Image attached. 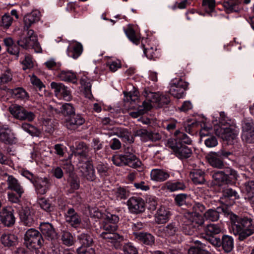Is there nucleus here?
<instances>
[{"instance_id": "1", "label": "nucleus", "mask_w": 254, "mask_h": 254, "mask_svg": "<svg viewBox=\"0 0 254 254\" xmlns=\"http://www.w3.org/2000/svg\"><path fill=\"white\" fill-rule=\"evenodd\" d=\"M230 220L233 234L238 236L240 241H243L254 234V223L251 218L230 215Z\"/></svg>"}, {"instance_id": "2", "label": "nucleus", "mask_w": 254, "mask_h": 254, "mask_svg": "<svg viewBox=\"0 0 254 254\" xmlns=\"http://www.w3.org/2000/svg\"><path fill=\"white\" fill-rule=\"evenodd\" d=\"M143 95L146 98L142 103L143 109L130 112L129 115L132 118H136L143 115L146 111L150 110L153 106L160 107L169 102V99L167 96L161 95L158 93L151 92L147 89L144 90Z\"/></svg>"}, {"instance_id": "3", "label": "nucleus", "mask_w": 254, "mask_h": 254, "mask_svg": "<svg viewBox=\"0 0 254 254\" xmlns=\"http://www.w3.org/2000/svg\"><path fill=\"white\" fill-rule=\"evenodd\" d=\"M112 160L116 166H128L140 172L144 169V166L140 159L131 152H126L124 155H114Z\"/></svg>"}, {"instance_id": "4", "label": "nucleus", "mask_w": 254, "mask_h": 254, "mask_svg": "<svg viewBox=\"0 0 254 254\" xmlns=\"http://www.w3.org/2000/svg\"><path fill=\"white\" fill-rule=\"evenodd\" d=\"M89 149L84 143L80 142V172L82 175L89 181H93L95 179V171L93 165L89 161Z\"/></svg>"}, {"instance_id": "5", "label": "nucleus", "mask_w": 254, "mask_h": 254, "mask_svg": "<svg viewBox=\"0 0 254 254\" xmlns=\"http://www.w3.org/2000/svg\"><path fill=\"white\" fill-rule=\"evenodd\" d=\"M214 130L216 135L224 140L230 141L235 139L238 134V129L229 123L215 126Z\"/></svg>"}, {"instance_id": "6", "label": "nucleus", "mask_w": 254, "mask_h": 254, "mask_svg": "<svg viewBox=\"0 0 254 254\" xmlns=\"http://www.w3.org/2000/svg\"><path fill=\"white\" fill-rule=\"evenodd\" d=\"M232 156V153L224 150H220L219 151L210 152L206 156V158L208 163L213 167L221 169L224 166V163L222 160L224 158H229Z\"/></svg>"}, {"instance_id": "7", "label": "nucleus", "mask_w": 254, "mask_h": 254, "mask_svg": "<svg viewBox=\"0 0 254 254\" xmlns=\"http://www.w3.org/2000/svg\"><path fill=\"white\" fill-rule=\"evenodd\" d=\"M24 240L29 249H38L41 247L43 242L41 234L34 229H30L26 231Z\"/></svg>"}, {"instance_id": "8", "label": "nucleus", "mask_w": 254, "mask_h": 254, "mask_svg": "<svg viewBox=\"0 0 254 254\" xmlns=\"http://www.w3.org/2000/svg\"><path fill=\"white\" fill-rule=\"evenodd\" d=\"M9 111L14 118L20 121L32 122L36 117L34 113L28 111L24 107L18 105L10 107Z\"/></svg>"}, {"instance_id": "9", "label": "nucleus", "mask_w": 254, "mask_h": 254, "mask_svg": "<svg viewBox=\"0 0 254 254\" xmlns=\"http://www.w3.org/2000/svg\"><path fill=\"white\" fill-rule=\"evenodd\" d=\"M187 87V83L182 79H174L170 82L169 92L174 97L180 99L184 97Z\"/></svg>"}, {"instance_id": "10", "label": "nucleus", "mask_w": 254, "mask_h": 254, "mask_svg": "<svg viewBox=\"0 0 254 254\" xmlns=\"http://www.w3.org/2000/svg\"><path fill=\"white\" fill-rule=\"evenodd\" d=\"M51 88L54 90L55 96L60 100L69 101L71 99L70 91L63 83L52 82L50 84Z\"/></svg>"}, {"instance_id": "11", "label": "nucleus", "mask_w": 254, "mask_h": 254, "mask_svg": "<svg viewBox=\"0 0 254 254\" xmlns=\"http://www.w3.org/2000/svg\"><path fill=\"white\" fill-rule=\"evenodd\" d=\"M168 146L171 148L177 157L180 159L188 158L192 154L191 150L187 146L179 143H175L173 140H169Z\"/></svg>"}, {"instance_id": "12", "label": "nucleus", "mask_w": 254, "mask_h": 254, "mask_svg": "<svg viewBox=\"0 0 254 254\" xmlns=\"http://www.w3.org/2000/svg\"><path fill=\"white\" fill-rule=\"evenodd\" d=\"M129 211L134 214H139L145 211V202L143 199L137 196H132L127 201Z\"/></svg>"}, {"instance_id": "13", "label": "nucleus", "mask_w": 254, "mask_h": 254, "mask_svg": "<svg viewBox=\"0 0 254 254\" xmlns=\"http://www.w3.org/2000/svg\"><path fill=\"white\" fill-rule=\"evenodd\" d=\"M119 221V217L118 215L107 213L105 215L103 221V232H115L117 229L116 224Z\"/></svg>"}, {"instance_id": "14", "label": "nucleus", "mask_w": 254, "mask_h": 254, "mask_svg": "<svg viewBox=\"0 0 254 254\" xmlns=\"http://www.w3.org/2000/svg\"><path fill=\"white\" fill-rule=\"evenodd\" d=\"M0 219L5 226L9 227L13 225L15 218L13 209L11 207L3 208L0 211Z\"/></svg>"}, {"instance_id": "15", "label": "nucleus", "mask_w": 254, "mask_h": 254, "mask_svg": "<svg viewBox=\"0 0 254 254\" xmlns=\"http://www.w3.org/2000/svg\"><path fill=\"white\" fill-rule=\"evenodd\" d=\"M242 139L247 143H254V125L246 123L243 127Z\"/></svg>"}, {"instance_id": "16", "label": "nucleus", "mask_w": 254, "mask_h": 254, "mask_svg": "<svg viewBox=\"0 0 254 254\" xmlns=\"http://www.w3.org/2000/svg\"><path fill=\"white\" fill-rule=\"evenodd\" d=\"M15 139L14 134L7 125L0 126V141L6 144H12Z\"/></svg>"}, {"instance_id": "17", "label": "nucleus", "mask_w": 254, "mask_h": 254, "mask_svg": "<svg viewBox=\"0 0 254 254\" xmlns=\"http://www.w3.org/2000/svg\"><path fill=\"white\" fill-rule=\"evenodd\" d=\"M27 31L26 36H21L17 43L19 46L24 49H27L30 47L32 43L36 40V36L34 34V31L29 30Z\"/></svg>"}, {"instance_id": "18", "label": "nucleus", "mask_w": 254, "mask_h": 254, "mask_svg": "<svg viewBox=\"0 0 254 254\" xmlns=\"http://www.w3.org/2000/svg\"><path fill=\"white\" fill-rule=\"evenodd\" d=\"M170 178L168 172L160 169H153L150 172L151 180L157 182H163Z\"/></svg>"}, {"instance_id": "19", "label": "nucleus", "mask_w": 254, "mask_h": 254, "mask_svg": "<svg viewBox=\"0 0 254 254\" xmlns=\"http://www.w3.org/2000/svg\"><path fill=\"white\" fill-rule=\"evenodd\" d=\"M186 186L183 181H169L162 187L163 190H167L170 192L184 190Z\"/></svg>"}, {"instance_id": "20", "label": "nucleus", "mask_w": 254, "mask_h": 254, "mask_svg": "<svg viewBox=\"0 0 254 254\" xmlns=\"http://www.w3.org/2000/svg\"><path fill=\"white\" fill-rule=\"evenodd\" d=\"M19 216L21 221L25 225L31 226L33 222V214L28 207H22L19 211Z\"/></svg>"}, {"instance_id": "21", "label": "nucleus", "mask_w": 254, "mask_h": 254, "mask_svg": "<svg viewBox=\"0 0 254 254\" xmlns=\"http://www.w3.org/2000/svg\"><path fill=\"white\" fill-rule=\"evenodd\" d=\"M112 133L122 138L125 141H128L129 143L133 142V137L128 131V130L124 128L114 127L112 130Z\"/></svg>"}, {"instance_id": "22", "label": "nucleus", "mask_w": 254, "mask_h": 254, "mask_svg": "<svg viewBox=\"0 0 254 254\" xmlns=\"http://www.w3.org/2000/svg\"><path fill=\"white\" fill-rule=\"evenodd\" d=\"M66 221L72 227L77 228L79 226V215L72 208H70L65 215Z\"/></svg>"}, {"instance_id": "23", "label": "nucleus", "mask_w": 254, "mask_h": 254, "mask_svg": "<svg viewBox=\"0 0 254 254\" xmlns=\"http://www.w3.org/2000/svg\"><path fill=\"white\" fill-rule=\"evenodd\" d=\"M135 238L145 245H151L154 243V238L150 234L144 232H133Z\"/></svg>"}, {"instance_id": "24", "label": "nucleus", "mask_w": 254, "mask_h": 254, "mask_svg": "<svg viewBox=\"0 0 254 254\" xmlns=\"http://www.w3.org/2000/svg\"><path fill=\"white\" fill-rule=\"evenodd\" d=\"M40 228L43 235L48 239L52 240L56 238L57 233L50 223H43L41 224Z\"/></svg>"}, {"instance_id": "25", "label": "nucleus", "mask_w": 254, "mask_h": 254, "mask_svg": "<svg viewBox=\"0 0 254 254\" xmlns=\"http://www.w3.org/2000/svg\"><path fill=\"white\" fill-rule=\"evenodd\" d=\"M39 19V11H34L30 13L26 14L24 17V29L25 30H29L28 29L31 25L35 22L38 21Z\"/></svg>"}, {"instance_id": "26", "label": "nucleus", "mask_w": 254, "mask_h": 254, "mask_svg": "<svg viewBox=\"0 0 254 254\" xmlns=\"http://www.w3.org/2000/svg\"><path fill=\"white\" fill-rule=\"evenodd\" d=\"M7 189L15 191L17 193H23L24 190L18 180L12 176H8L7 180Z\"/></svg>"}, {"instance_id": "27", "label": "nucleus", "mask_w": 254, "mask_h": 254, "mask_svg": "<svg viewBox=\"0 0 254 254\" xmlns=\"http://www.w3.org/2000/svg\"><path fill=\"white\" fill-rule=\"evenodd\" d=\"M241 0H227L223 2V6L227 12H239L241 10Z\"/></svg>"}, {"instance_id": "28", "label": "nucleus", "mask_w": 254, "mask_h": 254, "mask_svg": "<svg viewBox=\"0 0 254 254\" xmlns=\"http://www.w3.org/2000/svg\"><path fill=\"white\" fill-rule=\"evenodd\" d=\"M66 52L68 57L77 59L79 56V43L75 41L70 42Z\"/></svg>"}, {"instance_id": "29", "label": "nucleus", "mask_w": 254, "mask_h": 254, "mask_svg": "<svg viewBox=\"0 0 254 254\" xmlns=\"http://www.w3.org/2000/svg\"><path fill=\"white\" fill-rule=\"evenodd\" d=\"M204 171L200 169L194 170L190 172V177L195 184H203L205 182Z\"/></svg>"}, {"instance_id": "30", "label": "nucleus", "mask_w": 254, "mask_h": 254, "mask_svg": "<svg viewBox=\"0 0 254 254\" xmlns=\"http://www.w3.org/2000/svg\"><path fill=\"white\" fill-rule=\"evenodd\" d=\"M58 77L62 81L75 83L77 77L75 73L70 70H62L58 74Z\"/></svg>"}, {"instance_id": "31", "label": "nucleus", "mask_w": 254, "mask_h": 254, "mask_svg": "<svg viewBox=\"0 0 254 254\" xmlns=\"http://www.w3.org/2000/svg\"><path fill=\"white\" fill-rule=\"evenodd\" d=\"M212 178L214 181V184L219 186L226 184L229 182L227 175H225L223 171H216L214 172L212 175Z\"/></svg>"}, {"instance_id": "32", "label": "nucleus", "mask_w": 254, "mask_h": 254, "mask_svg": "<svg viewBox=\"0 0 254 254\" xmlns=\"http://www.w3.org/2000/svg\"><path fill=\"white\" fill-rule=\"evenodd\" d=\"M170 212L165 207L161 206L157 210L155 216V220L158 223H164L169 218Z\"/></svg>"}, {"instance_id": "33", "label": "nucleus", "mask_w": 254, "mask_h": 254, "mask_svg": "<svg viewBox=\"0 0 254 254\" xmlns=\"http://www.w3.org/2000/svg\"><path fill=\"white\" fill-rule=\"evenodd\" d=\"M221 243L222 248L226 253L231 252L234 248V239L230 236L223 235L221 238Z\"/></svg>"}, {"instance_id": "34", "label": "nucleus", "mask_w": 254, "mask_h": 254, "mask_svg": "<svg viewBox=\"0 0 254 254\" xmlns=\"http://www.w3.org/2000/svg\"><path fill=\"white\" fill-rule=\"evenodd\" d=\"M100 237L104 239L107 242L111 243L123 240L122 236L115 232H102L100 234Z\"/></svg>"}, {"instance_id": "35", "label": "nucleus", "mask_w": 254, "mask_h": 254, "mask_svg": "<svg viewBox=\"0 0 254 254\" xmlns=\"http://www.w3.org/2000/svg\"><path fill=\"white\" fill-rule=\"evenodd\" d=\"M1 243L6 247L13 246L17 243V238L13 234H4L0 238Z\"/></svg>"}, {"instance_id": "36", "label": "nucleus", "mask_w": 254, "mask_h": 254, "mask_svg": "<svg viewBox=\"0 0 254 254\" xmlns=\"http://www.w3.org/2000/svg\"><path fill=\"white\" fill-rule=\"evenodd\" d=\"M50 186V183L47 178H41L36 182L35 187L38 192L44 194L46 192Z\"/></svg>"}, {"instance_id": "37", "label": "nucleus", "mask_w": 254, "mask_h": 254, "mask_svg": "<svg viewBox=\"0 0 254 254\" xmlns=\"http://www.w3.org/2000/svg\"><path fill=\"white\" fill-rule=\"evenodd\" d=\"M194 243L197 244V247H191L188 251V254H210V253L204 249L205 246L201 242L198 240L194 241Z\"/></svg>"}, {"instance_id": "38", "label": "nucleus", "mask_w": 254, "mask_h": 254, "mask_svg": "<svg viewBox=\"0 0 254 254\" xmlns=\"http://www.w3.org/2000/svg\"><path fill=\"white\" fill-rule=\"evenodd\" d=\"M179 230V225L178 223L172 222L168 224L163 228L162 231L165 237L174 236Z\"/></svg>"}, {"instance_id": "39", "label": "nucleus", "mask_w": 254, "mask_h": 254, "mask_svg": "<svg viewBox=\"0 0 254 254\" xmlns=\"http://www.w3.org/2000/svg\"><path fill=\"white\" fill-rule=\"evenodd\" d=\"M175 135L176 136V139L173 140L175 143H179L181 144H190L191 142V140L190 137L185 133L177 130Z\"/></svg>"}, {"instance_id": "40", "label": "nucleus", "mask_w": 254, "mask_h": 254, "mask_svg": "<svg viewBox=\"0 0 254 254\" xmlns=\"http://www.w3.org/2000/svg\"><path fill=\"white\" fill-rule=\"evenodd\" d=\"M80 85L81 87L84 89V94L85 97L91 99L92 95L91 93V84L90 81L87 77L80 79Z\"/></svg>"}, {"instance_id": "41", "label": "nucleus", "mask_w": 254, "mask_h": 254, "mask_svg": "<svg viewBox=\"0 0 254 254\" xmlns=\"http://www.w3.org/2000/svg\"><path fill=\"white\" fill-rule=\"evenodd\" d=\"M124 101L126 103L125 105L129 108H131L132 106H128L127 104H131L133 102H135L138 99V92L134 91L133 92L131 91L129 92H124Z\"/></svg>"}, {"instance_id": "42", "label": "nucleus", "mask_w": 254, "mask_h": 254, "mask_svg": "<svg viewBox=\"0 0 254 254\" xmlns=\"http://www.w3.org/2000/svg\"><path fill=\"white\" fill-rule=\"evenodd\" d=\"M112 199L117 200L126 199L128 196V191L123 188H119L112 191Z\"/></svg>"}, {"instance_id": "43", "label": "nucleus", "mask_w": 254, "mask_h": 254, "mask_svg": "<svg viewBox=\"0 0 254 254\" xmlns=\"http://www.w3.org/2000/svg\"><path fill=\"white\" fill-rule=\"evenodd\" d=\"M221 227L218 224H209L204 228V231L209 235H217L221 232Z\"/></svg>"}, {"instance_id": "44", "label": "nucleus", "mask_w": 254, "mask_h": 254, "mask_svg": "<svg viewBox=\"0 0 254 254\" xmlns=\"http://www.w3.org/2000/svg\"><path fill=\"white\" fill-rule=\"evenodd\" d=\"M75 115L73 116L67 117L65 119V126L70 130H75L78 127V118L75 117Z\"/></svg>"}, {"instance_id": "45", "label": "nucleus", "mask_w": 254, "mask_h": 254, "mask_svg": "<svg viewBox=\"0 0 254 254\" xmlns=\"http://www.w3.org/2000/svg\"><path fill=\"white\" fill-rule=\"evenodd\" d=\"M203 217L206 220L216 221L219 218V214L216 210L209 209L204 213Z\"/></svg>"}, {"instance_id": "46", "label": "nucleus", "mask_w": 254, "mask_h": 254, "mask_svg": "<svg viewBox=\"0 0 254 254\" xmlns=\"http://www.w3.org/2000/svg\"><path fill=\"white\" fill-rule=\"evenodd\" d=\"M93 243L91 236L89 234H82L80 236V248L91 247Z\"/></svg>"}, {"instance_id": "47", "label": "nucleus", "mask_w": 254, "mask_h": 254, "mask_svg": "<svg viewBox=\"0 0 254 254\" xmlns=\"http://www.w3.org/2000/svg\"><path fill=\"white\" fill-rule=\"evenodd\" d=\"M13 97L16 99L27 100L28 98L27 93L22 88H15L12 90Z\"/></svg>"}, {"instance_id": "48", "label": "nucleus", "mask_w": 254, "mask_h": 254, "mask_svg": "<svg viewBox=\"0 0 254 254\" xmlns=\"http://www.w3.org/2000/svg\"><path fill=\"white\" fill-rule=\"evenodd\" d=\"M30 81L34 87L39 91H45V86L41 80L34 75L30 76Z\"/></svg>"}, {"instance_id": "49", "label": "nucleus", "mask_w": 254, "mask_h": 254, "mask_svg": "<svg viewBox=\"0 0 254 254\" xmlns=\"http://www.w3.org/2000/svg\"><path fill=\"white\" fill-rule=\"evenodd\" d=\"M223 197L229 198L232 199H237L239 198L238 193L231 188H228L223 191Z\"/></svg>"}, {"instance_id": "50", "label": "nucleus", "mask_w": 254, "mask_h": 254, "mask_svg": "<svg viewBox=\"0 0 254 254\" xmlns=\"http://www.w3.org/2000/svg\"><path fill=\"white\" fill-rule=\"evenodd\" d=\"M12 79V75L10 70L6 68L4 72L0 76V85L7 83Z\"/></svg>"}, {"instance_id": "51", "label": "nucleus", "mask_w": 254, "mask_h": 254, "mask_svg": "<svg viewBox=\"0 0 254 254\" xmlns=\"http://www.w3.org/2000/svg\"><path fill=\"white\" fill-rule=\"evenodd\" d=\"M21 128L23 130L32 135H36L39 132L36 127L26 123L22 124Z\"/></svg>"}, {"instance_id": "52", "label": "nucleus", "mask_w": 254, "mask_h": 254, "mask_svg": "<svg viewBox=\"0 0 254 254\" xmlns=\"http://www.w3.org/2000/svg\"><path fill=\"white\" fill-rule=\"evenodd\" d=\"M156 48L153 47H148L144 49V54L149 59H154L157 58Z\"/></svg>"}, {"instance_id": "53", "label": "nucleus", "mask_w": 254, "mask_h": 254, "mask_svg": "<svg viewBox=\"0 0 254 254\" xmlns=\"http://www.w3.org/2000/svg\"><path fill=\"white\" fill-rule=\"evenodd\" d=\"M21 64L24 70L33 67V62L31 56L29 55H26L24 59L21 62Z\"/></svg>"}, {"instance_id": "54", "label": "nucleus", "mask_w": 254, "mask_h": 254, "mask_svg": "<svg viewBox=\"0 0 254 254\" xmlns=\"http://www.w3.org/2000/svg\"><path fill=\"white\" fill-rule=\"evenodd\" d=\"M62 112L64 115L72 116L74 115V109L70 103L63 104L61 108Z\"/></svg>"}, {"instance_id": "55", "label": "nucleus", "mask_w": 254, "mask_h": 254, "mask_svg": "<svg viewBox=\"0 0 254 254\" xmlns=\"http://www.w3.org/2000/svg\"><path fill=\"white\" fill-rule=\"evenodd\" d=\"M126 34L128 38L133 43L138 44L139 42V38L135 35V31L131 28H128L126 31Z\"/></svg>"}, {"instance_id": "56", "label": "nucleus", "mask_w": 254, "mask_h": 254, "mask_svg": "<svg viewBox=\"0 0 254 254\" xmlns=\"http://www.w3.org/2000/svg\"><path fill=\"white\" fill-rule=\"evenodd\" d=\"M13 22V18L8 14H5L1 18V26L5 29L9 28Z\"/></svg>"}, {"instance_id": "57", "label": "nucleus", "mask_w": 254, "mask_h": 254, "mask_svg": "<svg viewBox=\"0 0 254 254\" xmlns=\"http://www.w3.org/2000/svg\"><path fill=\"white\" fill-rule=\"evenodd\" d=\"M244 190L250 196L254 195V181L246 182L244 185Z\"/></svg>"}, {"instance_id": "58", "label": "nucleus", "mask_w": 254, "mask_h": 254, "mask_svg": "<svg viewBox=\"0 0 254 254\" xmlns=\"http://www.w3.org/2000/svg\"><path fill=\"white\" fill-rule=\"evenodd\" d=\"M147 202L148 204V209L150 210H154L158 204L157 198L154 196H150L147 199Z\"/></svg>"}, {"instance_id": "59", "label": "nucleus", "mask_w": 254, "mask_h": 254, "mask_svg": "<svg viewBox=\"0 0 254 254\" xmlns=\"http://www.w3.org/2000/svg\"><path fill=\"white\" fill-rule=\"evenodd\" d=\"M183 231L185 234L188 235H191L194 234L196 231L195 226L191 223L185 224L183 226Z\"/></svg>"}, {"instance_id": "60", "label": "nucleus", "mask_w": 254, "mask_h": 254, "mask_svg": "<svg viewBox=\"0 0 254 254\" xmlns=\"http://www.w3.org/2000/svg\"><path fill=\"white\" fill-rule=\"evenodd\" d=\"M194 217L191 222L194 225L197 224L198 226H202L204 223V218L201 215H199L197 212H194L193 213Z\"/></svg>"}, {"instance_id": "61", "label": "nucleus", "mask_w": 254, "mask_h": 254, "mask_svg": "<svg viewBox=\"0 0 254 254\" xmlns=\"http://www.w3.org/2000/svg\"><path fill=\"white\" fill-rule=\"evenodd\" d=\"M62 240L66 245H71L73 243L72 237L67 232H64L62 236Z\"/></svg>"}, {"instance_id": "62", "label": "nucleus", "mask_w": 254, "mask_h": 254, "mask_svg": "<svg viewBox=\"0 0 254 254\" xmlns=\"http://www.w3.org/2000/svg\"><path fill=\"white\" fill-rule=\"evenodd\" d=\"M123 251L126 254H137L136 249L130 243H127L124 245Z\"/></svg>"}, {"instance_id": "63", "label": "nucleus", "mask_w": 254, "mask_h": 254, "mask_svg": "<svg viewBox=\"0 0 254 254\" xmlns=\"http://www.w3.org/2000/svg\"><path fill=\"white\" fill-rule=\"evenodd\" d=\"M205 145L208 147H213L218 144V141L214 136H210L204 140Z\"/></svg>"}, {"instance_id": "64", "label": "nucleus", "mask_w": 254, "mask_h": 254, "mask_svg": "<svg viewBox=\"0 0 254 254\" xmlns=\"http://www.w3.org/2000/svg\"><path fill=\"white\" fill-rule=\"evenodd\" d=\"M224 173L227 175L228 179L231 180H236L238 176L237 172L234 169L230 168H227L224 170Z\"/></svg>"}]
</instances>
